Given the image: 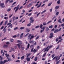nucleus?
<instances>
[{
    "mask_svg": "<svg viewBox=\"0 0 64 64\" xmlns=\"http://www.w3.org/2000/svg\"><path fill=\"white\" fill-rule=\"evenodd\" d=\"M39 27H40V26H36L35 28H36V29H37V28H38Z\"/></svg>",
    "mask_w": 64,
    "mask_h": 64,
    "instance_id": "obj_33",
    "label": "nucleus"
},
{
    "mask_svg": "<svg viewBox=\"0 0 64 64\" xmlns=\"http://www.w3.org/2000/svg\"><path fill=\"white\" fill-rule=\"evenodd\" d=\"M36 50H35V49H34L33 50V51L34 52H36Z\"/></svg>",
    "mask_w": 64,
    "mask_h": 64,
    "instance_id": "obj_57",
    "label": "nucleus"
},
{
    "mask_svg": "<svg viewBox=\"0 0 64 64\" xmlns=\"http://www.w3.org/2000/svg\"><path fill=\"white\" fill-rule=\"evenodd\" d=\"M40 28H41V29H42V27H43V24H41L40 25Z\"/></svg>",
    "mask_w": 64,
    "mask_h": 64,
    "instance_id": "obj_32",
    "label": "nucleus"
},
{
    "mask_svg": "<svg viewBox=\"0 0 64 64\" xmlns=\"http://www.w3.org/2000/svg\"><path fill=\"white\" fill-rule=\"evenodd\" d=\"M46 54H47V53L46 52L42 56V57H45V56H46Z\"/></svg>",
    "mask_w": 64,
    "mask_h": 64,
    "instance_id": "obj_43",
    "label": "nucleus"
},
{
    "mask_svg": "<svg viewBox=\"0 0 64 64\" xmlns=\"http://www.w3.org/2000/svg\"><path fill=\"white\" fill-rule=\"evenodd\" d=\"M29 34V33H27V34H26V35H25L24 37H26V36H27Z\"/></svg>",
    "mask_w": 64,
    "mask_h": 64,
    "instance_id": "obj_55",
    "label": "nucleus"
},
{
    "mask_svg": "<svg viewBox=\"0 0 64 64\" xmlns=\"http://www.w3.org/2000/svg\"><path fill=\"white\" fill-rule=\"evenodd\" d=\"M3 60V58H2V57L1 56H0V61L1 60V61H2Z\"/></svg>",
    "mask_w": 64,
    "mask_h": 64,
    "instance_id": "obj_25",
    "label": "nucleus"
},
{
    "mask_svg": "<svg viewBox=\"0 0 64 64\" xmlns=\"http://www.w3.org/2000/svg\"><path fill=\"white\" fill-rule=\"evenodd\" d=\"M31 54H28L27 55L26 57H29V56H30V55Z\"/></svg>",
    "mask_w": 64,
    "mask_h": 64,
    "instance_id": "obj_40",
    "label": "nucleus"
},
{
    "mask_svg": "<svg viewBox=\"0 0 64 64\" xmlns=\"http://www.w3.org/2000/svg\"><path fill=\"white\" fill-rule=\"evenodd\" d=\"M7 62H8V60H4V61H1L0 62V64H4L5 63H6Z\"/></svg>",
    "mask_w": 64,
    "mask_h": 64,
    "instance_id": "obj_2",
    "label": "nucleus"
},
{
    "mask_svg": "<svg viewBox=\"0 0 64 64\" xmlns=\"http://www.w3.org/2000/svg\"><path fill=\"white\" fill-rule=\"evenodd\" d=\"M59 8V6H56L55 9H58Z\"/></svg>",
    "mask_w": 64,
    "mask_h": 64,
    "instance_id": "obj_22",
    "label": "nucleus"
},
{
    "mask_svg": "<svg viewBox=\"0 0 64 64\" xmlns=\"http://www.w3.org/2000/svg\"><path fill=\"white\" fill-rule=\"evenodd\" d=\"M18 29V27H16V28H14V30H17Z\"/></svg>",
    "mask_w": 64,
    "mask_h": 64,
    "instance_id": "obj_41",
    "label": "nucleus"
},
{
    "mask_svg": "<svg viewBox=\"0 0 64 64\" xmlns=\"http://www.w3.org/2000/svg\"><path fill=\"white\" fill-rule=\"evenodd\" d=\"M58 40H59V39L58 38H57L56 39V42H57L58 41Z\"/></svg>",
    "mask_w": 64,
    "mask_h": 64,
    "instance_id": "obj_48",
    "label": "nucleus"
},
{
    "mask_svg": "<svg viewBox=\"0 0 64 64\" xmlns=\"http://www.w3.org/2000/svg\"><path fill=\"white\" fill-rule=\"evenodd\" d=\"M4 3H1L0 4V5L1 6V7H2V6H3V5H4Z\"/></svg>",
    "mask_w": 64,
    "mask_h": 64,
    "instance_id": "obj_28",
    "label": "nucleus"
},
{
    "mask_svg": "<svg viewBox=\"0 0 64 64\" xmlns=\"http://www.w3.org/2000/svg\"><path fill=\"white\" fill-rule=\"evenodd\" d=\"M28 28H27L26 29V32H28L30 31V30H28Z\"/></svg>",
    "mask_w": 64,
    "mask_h": 64,
    "instance_id": "obj_13",
    "label": "nucleus"
},
{
    "mask_svg": "<svg viewBox=\"0 0 64 64\" xmlns=\"http://www.w3.org/2000/svg\"><path fill=\"white\" fill-rule=\"evenodd\" d=\"M30 58H29L28 57L26 58V60H27V61L29 62L30 61V59L31 58V57H30Z\"/></svg>",
    "mask_w": 64,
    "mask_h": 64,
    "instance_id": "obj_9",
    "label": "nucleus"
},
{
    "mask_svg": "<svg viewBox=\"0 0 64 64\" xmlns=\"http://www.w3.org/2000/svg\"><path fill=\"white\" fill-rule=\"evenodd\" d=\"M41 4H42V2H40V4H39L38 6H37V8H38L40 7L41 5Z\"/></svg>",
    "mask_w": 64,
    "mask_h": 64,
    "instance_id": "obj_10",
    "label": "nucleus"
},
{
    "mask_svg": "<svg viewBox=\"0 0 64 64\" xmlns=\"http://www.w3.org/2000/svg\"><path fill=\"white\" fill-rule=\"evenodd\" d=\"M58 31V29H56L54 31V33H57Z\"/></svg>",
    "mask_w": 64,
    "mask_h": 64,
    "instance_id": "obj_12",
    "label": "nucleus"
},
{
    "mask_svg": "<svg viewBox=\"0 0 64 64\" xmlns=\"http://www.w3.org/2000/svg\"><path fill=\"white\" fill-rule=\"evenodd\" d=\"M11 24V22H9L7 24V25L8 26V25Z\"/></svg>",
    "mask_w": 64,
    "mask_h": 64,
    "instance_id": "obj_54",
    "label": "nucleus"
},
{
    "mask_svg": "<svg viewBox=\"0 0 64 64\" xmlns=\"http://www.w3.org/2000/svg\"><path fill=\"white\" fill-rule=\"evenodd\" d=\"M39 37H40V36L39 35L36 38L35 40H37L38 39H39Z\"/></svg>",
    "mask_w": 64,
    "mask_h": 64,
    "instance_id": "obj_23",
    "label": "nucleus"
},
{
    "mask_svg": "<svg viewBox=\"0 0 64 64\" xmlns=\"http://www.w3.org/2000/svg\"><path fill=\"white\" fill-rule=\"evenodd\" d=\"M23 6H20L19 8V10H20V9H22V8H23Z\"/></svg>",
    "mask_w": 64,
    "mask_h": 64,
    "instance_id": "obj_60",
    "label": "nucleus"
},
{
    "mask_svg": "<svg viewBox=\"0 0 64 64\" xmlns=\"http://www.w3.org/2000/svg\"><path fill=\"white\" fill-rule=\"evenodd\" d=\"M31 6H32V4H30L27 6V8H29V7H30Z\"/></svg>",
    "mask_w": 64,
    "mask_h": 64,
    "instance_id": "obj_11",
    "label": "nucleus"
},
{
    "mask_svg": "<svg viewBox=\"0 0 64 64\" xmlns=\"http://www.w3.org/2000/svg\"><path fill=\"white\" fill-rule=\"evenodd\" d=\"M12 18L13 19V21H14V20H15V19H15V16H14V17H13Z\"/></svg>",
    "mask_w": 64,
    "mask_h": 64,
    "instance_id": "obj_62",
    "label": "nucleus"
},
{
    "mask_svg": "<svg viewBox=\"0 0 64 64\" xmlns=\"http://www.w3.org/2000/svg\"><path fill=\"white\" fill-rule=\"evenodd\" d=\"M46 31H48V30H49V28H48L47 27L46 28Z\"/></svg>",
    "mask_w": 64,
    "mask_h": 64,
    "instance_id": "obj_19",
    "label": "nucleus"
},
{
    "mask_svg": "<svg viewBox=\"0 0 64 64\" xmlns=\"http://www.w3.org/2000/svg\"><path fill=\"white\" fill-rule=\"evenodd\" d=\"M62 39H61L60 40H58V42H62Z\"/></svg>",
    "mask_w": 64,
    "mask_h": 64,
    "instance_id": "obj_63",
    "label": "nucleus"
},
{
    "mask_svg": "<svg viewBox=\"0 0 64 64\" xmlns=\"http://www.w3.org/2000/svg\"><path fill=\"white\" fill-rule=\"evenodd\" d=\"M58 56H56V62L57 61V59H58Z\"/></svg>",
    "mask_w": 64,
    "mask_h": 64,
    "instance_id": "obj_56",
    "label": "nucleus"
},
{
    "mask_svg": "<svg viewBox=\"0 0 64 64\" xmlns=\"http://www.w3.org/2000/svg\"><path fill=\"white\" fill-rule=\"evenodd\" d=\"M34 37V36H32L30 38V40H31V39H32V38H33Z\"/></svg>",
    "mask_w": 64,
    "mask_h": 64,
    "instance_id": "obj_30",
    "label": "nucleus"
},
{
    "mask_svg": "<svg viewBox=\"0 0 64 64\" xmlns=\"http://www.w3.org/2000/svg\"><path fill=\"white\" fill-rule=\"evenodd\" d=\"M16 2H14L12 4V6H13V5H15V4H16Z\"/></svg>",
    "mask_w": 64,
    "mask_h": 64,
    "instance_id": "obj_38",
    "label": "nucleus"
},
{
    "mask_svg": "<svg viewBox=\"0 0 64 64\" xmlns=\"http://www.w3.org/2000/svg\"><path fill=\"white\" fill-rule=\"evenodd\" d=\"M52 22V20H50V21H49L48 22V23H46V24H48L49 23H50V22Z\"/></svg>",
    "mask_w": 64,
    "mask_h": 64,
    "instance_id": "obj_47",
    "label": "nucleus"
},
{
    "mask_svg": "<svg viewBox=\"0 0 64 64\" xmlns=\"http://www.w3.org/2000/svg\"><path fill=\"white\" fill-rule=\"evenodd\" d=\"M17 45L18 48H19V49H20L21 48V46H20V44H18Z\"/></svg>",
    "mask_w": 64,
    "mask_h": 64,
    "instance_id": "obj_21",
    "label": "nucleus"
},
{
    "mask_svg": "<svg viewBox=\"0 0 64 64\" xmlns=\"http://www.w3.org/2000/svg\"><path fill=\"white\" fill-rule=\"evenodd\" d=\"M57 4H59L60 3V0H58V1L57 2Z\"/></svg>",
    "mask_w": 64,
    "mask_h": 64,
    "instance_id": "obj_34",
    "label": "nucleus"
},
{
    "mask_svg": "<svg viewBox=\"0 0 64 64\" xmlns=\"http://www.w3.org/2000/svg\"><path fill=\"white\" fill-rule=\"evenodd\" d=\"M60 46V45H59V44H58V47L56 48V49H57V50L59 48Z\"/></svg>",
    "mask_w": 64,
    "mask_h": 64,
    "instance_id": "obj_31",
    "label": "nucleus"
},
{
    "mask_svg": "<svg viewBox=\"0 0 64 64\" xmlns=\"http://www.w3.org/2000/svg\"><path fill=\"white\" fill-rule=\"evenodd\" d=\"M11 60V59L10 58L8 60V61H10Z\"/></svg>",
    "mask_w": 64,
    "mask_h": 64,
    "instance_id": "obj_59",
    "label": "nucleus"
},
{
    "mask_svg": "<svg viewBox=\"0 0 64 64\" xmlns=\"http://www.w3.org/2000/svg\"><path fill=\"white\" fill-rule=\"evenodd\" d=\"M62 29L61 28L59 29V30H58V32H59V31H61V30Z\"/></svg>",
    "mask_w": 64,
    "mask_h": 64,
    "instance_id": "obj_64",
    "label": "nucleus"
},
{
    "mask_svg": "<svg viewBox=\"0 0 64 64\" xmlns=\"http://www.w3.org/2000/svg\"><path fill=\"white\" fill-rule=\"evenodd\" d=\"M60 60H59L56 63V64H58L59 63H60Z\"/></svg>",
    "mask_w": 64,
    "mask_h": 64,
    "instance_id": "obj_44",
    "label": "nucleus"
},
{
    "mask_svg": "<svg viewBox=\"0 0 64 64\" xmlns=\"http://www.w3.org/2000/svg\"><path fill=\"white\" fill-rule=\"evenodd\" d=\"M4 19H6V20H7V19H8V17H4Z\"/></svg>",
    "mask_w": 64,
    "mask_h": 64,
    "instance_id": "obj_51",
    "label": "nucleus"
},
{
    "mask_svg": "<svg viewBox=\"0 0 64 64\" xmlns=\"http://www.w3.org/2000/svg\"><path fill=\"white\" fill-rule=\"evenodd\" d=\"M49 28H51V29L53 28V26L51 25L49 27Z\"/></svg>",
    "mask_w": 64,
    "mask_h": 64,
    "instance_id": "obj_35",
    "label": "nucleus"
},
{
    "mask_svg": "<svg viewBox=\"0 0 64 64\" xmlns=\"http://www.w3.org/2000/svg\"><path fill=\"white\" fill-rule=\"evenodd\" d=\"M46 10H44L41 13V14H43V13H45V12H46Z\"/></svg>",
    "mask_w": 64,
    "mask_h": 64,
    "instance_id": "obj_20",
    "label": "nucleus"
},
{
    "mask_svg": "<svg viewBox=\"0 0 64 64\" xmlns=\"http://www.w3.org/2000/svg\"><path fill=\"white\" fill-rule=\"evenodd\" d=\"M31 25H32V24H31L29 23L27 25V26H31Z\"/></svg>",
    "mask_w": 64,
    "mask_h": 64,
    "instance_id": "obj_29",
    "label": "nucleus"
},
{
    "mask_svg": "<svg viewBox=\"0 0 64 64\" xmlns=\"http://www.w3.org/2000/svg\"><path fill=\"white\" fill-rule=\"evenodd\" d=\"M38 58V57L36 56L35 57V58H34V61H36L37 60V58Z\"/></svg>",
    "mask_w": 64,
    "mask_h": 64,
    "instance_id": "obj_18",
    "label": "nucleus"
},
{
    "mask_svg": "<svg viewBox=\"0 0 64 64\" xmlns=\"http://www.w3.org/2000/svg\"><path fill=\"white\" fill-rule=\"evenodd\" d=\"M29 47H30V44L29 43L28 44L27 46V48H26V50H28V49H29Z\"/></svg>",
    "mask_w": 64,
    "mask_h": 64,
    "instance_id": "obj_8",
    "label": "nucleus"
},
{
    "mask_svg": "<svg viewBox=\"0 0 64 64\" xmlns=\"http://www.w3.org/2000/svg\"><path fill=\"white\" fill-rule=\"evenodd\" d=\"M30 48H32L31 49V50L30 51L31 52H32L33 51V50L34 49V46L33 45H32L30 46Z\"/></svg>",
    "mask_w": 64,
    "mask_h": 64,
    "instance_id": "obj_6",
    "label": "nucleus"
},
{
    "mask_svg": "<svg viewBox=\"0 0 64 64\" xmlns=\"http://www.w3.org/2000/svg\"><path fill=\"white\" fill-rule=\"evenodd\" d=\"M24 57H25V56H22L21 58V60H23L24 59Z\"/></svg>",
    "mask_w": 64,
    "mask_h": 64,
    "instance_id": "obj_17",
    "label": "nucleus"
},
{
    "mask_svg": "<svg viewBox=\"0 0 64 64\" xmlns=\"http://www.w3.org/2000/svg\"><path fill=\"white\" fill-rule=\"evenodd\" d=\"M8 46V45H4L3 46L4 48H7Z\"/></svg>",
    "mask_w": 64,
    "mask_h": 64,
    "instance_id": "obj_16",
    "label": "nucleus"
},
{
    "mask_svg": "<svg viewBox=\"0 0 64 64\" xmlns=\"http://www.w3.org/2000/svg\"><path fill=\"white\" fill-rule=\"evenodd\" d=\"M10 1V0H6V4H7V3H8V1Z\"/></svg>",
    "mask_w": 64,
    "mask_h": 64,
    "instance_id": "obj_53",
    "label": "nucleus"
},
{
    "mask_svg": "<svg viewBox=\"0 0 64 64\" xmlns=\"http://www.w3.org/2000/svg\"><path fill=\"white\" fill-rule=\"evenodd\" d=\"M17 41V42H18L19 44H20L21 47H22V46L21 45H22V41L19 40H18Z\"/></svg>",
    "mask_w": 64,
    "mask_h": 64,
    "instance_id": "obj_4",
    "label": "nucleus"
},
{
    "mask_svg": "<svg viewBox=\"0 0 64 64\" xmlns=\"http://www.w3.org/2000/svg\"><path fill=\"white\" fill-rule=\"evenodd\" d=\"M43 26H45V25H46V23L45 22H44L43 24Z\"/></svg>",
    "mask_w": 64,
    "mask_h": 64,
    "instance_id": "obj_39",
    "label": "nucleus"
},
{
    "mask_svg": "<svg viewBox=\"0 0 64 64\" xmlns=\"http://www.w3.org/2000/svg\"><path fill=\"white\" fill-rule=\"evenodd\" d=\"M59 14V12H57L56 14V16H58Z\"/></svg>",
    "mask_w": 64,
    "mask_h": 64,
    "instance_id": "obj_46",
    "label": "nucleus"
},
{
    "mask_svg": "<svg viewBox=\"0 0 64 64\" xmlns=\"http://www.w3.org/2000/svg\"><path fill=\"white\" fill-rule=\"evenodd\" d=\"M8 22V20H6L4 24V25H6L7 24V23Z\"/></svg>",
    "mask_w": 64,
    "mask_h": 64,
    "instance_id": "obj_24",
    "label": "nucleus"
},
{
    "mask_svg": "<svg viewBox=\"0 0 64 64\" xmlns=\"http://www.w3.org/2000/svg\"><path fill=\"white\" fill-rule=\"evenodd\" d=\"M14 40L13 39H11L10 40V41H11V42H13Z\"/></svg>",
    "mask_w": 64,
    "mask_h": 64,
    "instance_id": "obj_58",
    "label": "nucleus"
},
{
    "mask_svg": "<svg viewBox=\"0 0 64 64\" xmlns=\"http://www.w3.org/2000/svg\"><path fill=\"white\" fill-rule=\"evenodd\" d=\"M49 46H48L47 48H44L42 50V51H43L44 52H46V51H47V52L49 50V49H48L49 48Z\"/></svg>",
    "mask_w": 64,
    "mask_h": 64,
    "instance_id": "obj_1",
    "label": "nucleus"
},
{
    "mask_svg": "<svg viewBox=\"0 0 64 64\" xmlns=\"http://www.w3.org/2000/svg\"><path fill=\"white\" fill-rule=\"evenodd\" d=\"M6 30L7 28H4L3 29V31H4V33H5Z\"/></svg>",
    "mask_w": 64,
    "mask_h": 64,
    "instance_id": "obj_14",
    "label": "nucleus"
},
{
    "mask_svg": "<svg viewBox=\"0 0 64 64\" xmlns=\"http://www.w3.org/2000/svg\"><path fill=\"white\" fill-rule=\"evenodd\" d=\"M46 28V27L45 26H44L42 28V30H43L44 31V30H45V28Z\"/></svg>",
    "mask_w": 64,
    "mask_h": 64,
    "instance_id": "obj_15",
    "label": "nucleus"
},
{
    "mask_svg": "<svg viewBox=\"0 0 64 64\" xmlns=\"http://www.w3.org/2000/svg\"><path fill=\"white\" fill-rule=\"evenodd\" d=\"M23 34H24V33H22L20 36V37H22V36L23 35Z\"/></svg>",
    "mask_w": 64,
    "mask_h": 64,
    "instance_id": "obj_52",
    "label": "nucleus"
},
{
    "mask_svg": "<svg viewBox=\"0 0 64 64\" xmlns=\"http://www.w3.org/2000/svg\"><path fill=\"white\" fill-rule=\"evenodd\" d=\"M50 36H49V38H53V33L52 32L50 34Z\"/></svg>",
    "mask_w": 64,
    "mask_h": 64,
    "instance_id": "obj_5",
    "label": "nucleus"
},
{
    "mask_svg": "<svg viewBox=\"0 0 64 64\" xmlns=\"http://www.w3.org/2000/svg\"><path fill=\"white\" fill-rule=\"evenodd\" d=\"M52 2H51L50 3H49L48 5V6H51V4H52Z\"/></svg>",
    "mask_w": 64,
    "mask_h": 64,
    "instance_id": "obj_27",
    "label": "nucleus"
},
{
    "mask_svg": "<svg viewBox=\"0 0 64 64\" xmlns=\"http://www.w3.org/2000/svg\"><path fill=\"white\" fill-rule=\"evenodd\" d=\"M16 62H19V63H20V60H16Z\"/></svg>",
    "mask_w": 64,
    "mask_h": 64,
    "instance_id": "obj_61",
    "label": "nucleus"
},
{
    "mask_svg": "<svg viewBox=\"0 0 64 64\" xmlns=\"http://www.w3.org/2000/svg\"><path fill=\"white\" fill-rule=\"evenodd\" d=\"M40 12H39L38 14L36 15L37 17H38V16H39V15H40Z\"/></svg>",
    "mask_w": 64,
    "mask_h": 64,
    "instance_id": "obj_50",
    "label": "nucleus"
},
{
    "mask_svg": "<svg viewBox=\"0 0 64 64\" xmlns=\"http://www.w3.org/2000/svg\"><path fill=\"white\" fill-rule=\"evenodd\" d=\"M3 23V21H2L0 24V26H1L2 25V24Z\"/></svg>",
    "mask_w": 64,
    "mask_h": 64,
    "instance_id": "obj_36",
    "label": "nucleus"
},
{
    "mask_svg": "<svg viewBox=\"0 0 64 64\" xmlns=\"http://www.w3.org/2000/svg\"><path fill=\"white\" fill-rule=\"evenodd\" d=\"M34 42H35L34 40L31 41V40H30V43H31L32 44H34Z\"/></svg>",
    "mask_w": 64,
    "mask_h": 64,
    "instance_id": "obj_7",
    "label": "nucleus"
},
{
    "mask_svg": "<svg viewBox=\"0 0 64 64\" xmlns=\"http://www.w3.org/2000/svg\"><path fill=\"white\" fill-rule=\"evenodd\" d=\"M12 26V24H11L8 27V28H9V27Z\"/></svg>",
    "mask_w": 64,
    "mask_h": 64,
    "instance_id": "obj_42",
    "label": "nucleus"
},
{
    "mask_svg": "<svg viewBox=\"0 0 64 64\" xmlns=\"http://www.w3.org/2000/svg\"><path fill=\"white\" fill-rule=\"evenodd\" d=\"M30 23H32L33 22H34V20L33 19V18H30Z\"/></svg>",
    "mask_w": 64,
    "mask_h": 64,
    "instance_id": "obj_3",
    "label": "nucleus"
},
{
    "mask_svg": "<svg viewBox=\"0 0 64 64\" xmlns=\"http://www.w3.org/2000/svg\"><path fill=\"white\" fill-rule=\"evenodd\" d=\"M17 37V36L16 35H15L14 36H12V38H16Z\"/></svg>",
    "mask_w": 64,
    "mask_h": 64,
    "instance_id": "obj_49",
    "label": "nucleus"
},
{
    "mask_svg": "<svg viewBox=\"0 0 64 64\" xmlns=\"http://www.w3.org/2000/svg\"><path fill=\"white\" fill-rule=\"evenodd\" d=\"M52 47H53V45H52L50 46L49 47V48L48 49H49V50Z\"/></svg>",
    "mask_w": 64,
    "mask_h": 64,
    "instance_id": "obj_37",
    "label": "nucleus"
},
{
    "mask_svg": "<svg viewBox=\"0 0 64 64\" xmlns=\"http://www.w3.org/2000/svg\"><path fill=\"white\" fill-rule=\"evenodd\" d=\"M24 28H25V27H21L20 28V30H23V29H24Z\"/></svg>",
    "mask_w": 64,
    "mask_h": 64,
    "instance_id": "obj_26",
    "label": "nucleus"
},
{
    "mask_svg": "<svg viewBox=\"0 0 64 64\" xmlns=\"http://www.w3.org/2000/svg\"><path fill=\"white\" fill-rule=\"evenodd\" d=\"M11 9L10 8H8L7 10V11L8 12H9V11H11Z\"/></svg>",
    "mask_w": 64,
    "mask_h": 64,
    "instance_id": "obj_45",
    "label": "nucleus"
}]
</instances>
